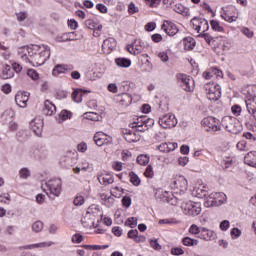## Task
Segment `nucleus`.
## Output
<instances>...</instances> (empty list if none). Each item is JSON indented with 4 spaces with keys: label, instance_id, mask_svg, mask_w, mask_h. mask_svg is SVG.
<instances>
[{
    "label": "nucleus",
    "instance_id": "423d86ee",
    "mask_svg": "<svg viewBox=\"0 0 256 256\" xmlns=\"http://www.w3.org/2000/svg\"><path fill=\"white\" fill-rule=\"evenodd\" d=\"M182 210L184 215H189L190 217H197L201 214V203L187 201L182 204Z\"/></svg>",
    "mask_w": 256,
    "mask_h": 256
},
{
    "label": "nucleus",
    "instance_id": "5fc2aeb1",
    "mask_svg": "<svg viewBox=\"0 0 256 256\" xmlns=\"http://www.w3.org/2000/svg\"><path fill=\"white\" fill-rule=\"evenodd\" d=\"M85 26L87 27V29H91L92 31H94L95 27H97V21L88 19L85 21Z\"/></svg>",
    "mask_w": 256,
    "mask_h": 256
},
{
    "label": "nucleus",
    "instance_id": "393cba45",
    "mask_svg": "<svg viewBox=\"0 0 256 256\" xmlns=\"http://www.w3.org/2000/svg\"><path fill=\"white\" fill-rule=\"evenodd\" d=\"M124 139L128 143H137L139 141V136L137 134L129 129L123 130Z\"/></svg>",
    "mask_w": 256,
    "mask_h": 256
},
{
    "label": "nucleus",
    "instance_id": "0eeeda50",
    "mask_svg": "<svg viewBox=\"0 0 256 256\" xmlns=\"http://www.w3.org/2000/svg\"><path fill=\"white\" fill-rule=\"evenodd\" d=\"M205 91L207 92V98L210 101H219L221 99V86L215 83H207L204 86Z\"/></svg>",
    "mask_w": 256,
    "mask_h": 256
},
{
    "label": "nucleus",
    "instance_id": "49530a36",
    "mask_svg": "<svg viewBox=\"0 0 256 256\" xmlns=\"http://www.w3.org/2000/svg\"><path fill=\"white\" fill-rule=\"evenodd\" d=\"M177 80L180 83V85H182V83H185L186 81H192L191 77L187 74H178Z\"/></svg>",
    "mask_w": 256,
    "mask_h": 256
},
{
    "label": "nucleus",
    "instance_id": "aec40b11",
    "mask_svg": "<svg viewBox=\"0 0 256 256\" xmlns=\"http://www.w3.org/2000/svg\"><path fill=\"white\" fill-rule=\"evenodd\" d=\"M245 103L248 113L254 117L256 115V96H251Z\"/></svg>",
    "mask_w": 256,
    "mask_h": 256
},
{
    "label": "nucleus",
    "instance_id": "864d4df0",
    "mask_svg": "<svg viewBox=\"0 0 256 256\" xmlns=\"http://www.w3.org/2000/svg\"><path fill=\"white\" fill-rule=\"evenodd\" d=\"M59 117L62 121H67V119H71V112L62 110L59 114Z\"/></svg>",
    "mask_w": 256,
    "mask_h": 256
},
{
    "label": "nucleus",
    "instance_id": "bb28decb",
    "mask_svg": "<svg viewBox=\"0 0 256 256\" xmlns=\"http://www.w3.org/2000/svg\"><path fill=\"white\" fill-rule=\"evenodd\" d=\"M174 186L180 191H187V178L179 176L177 180L174 181Z\"/></svg>",
    "mask_w": 256,
    "mask_h": 256
},
{
    "label": "nucleus",
    "instance_id": "13d9d810",
    "mask_svg": "<svg viewBox=\"0 0 256 256\" xmlns=\"http://www.w3.org/2000/svg\"><path fill=\"white\" fill-rule=\"evenodd\" d=\"M131 203H132L131 197L124 196L122 198V205L123 207H126V209H129V207H131Z\"/></svg>",
    "mask_w": 256,
    "mask_h": 256
},
{
    "label": "nucleus",
    "instance_id": "e433bc0d",
    "mask_svg": "<svg viewBox=\"0 0 256 256\" xmlns=\"http://www.w3.org/2000/svg\"><path fill=\"white\" fill-rule=\"evenodd\" d=\"M210 27L213 31H216L217 33H223V26H221V24L217 20H211Z\"/></svg>",
    "mask_w": 256,
    "mask_h": 256
},
{
    "label": "nucleus",
    "instance_id": "79ce46f5",
    "mask_svg": "<svg viewBox=\"0 0 256 256\" xmlns=\"http://www.w3.org/2000/svg\"><path fill=\"white\" fill-rule=\"evenodd\" d=\"M32 231L34 233H41L43 231V223L41 221H36L32 224Z\"/></svg>",
    "mask_w": 256,
    "mask_h": 256
},
{
    "label": "nucleus",
    "instance_id": "c03bdc74",
    "mask_svg": "<svg viewBox=\"0 0 256 256\" xmlns=\"http://www.w3.org/2000/svg\"><path fill=\"white\" fill-rule=\"evenodd\" d=\"M126 227H130L131 229H134V227H137V218L130 217L125 222Z\"/></svg>",
    "mask_w": 256,
    "mask_h": 256
},
{
    "label": "nucleus",
    "instance_id": "e2e57ef3",
    "mask_svg": "<svg viewBox=\"0 0 256 256\" xmlns=\"http://www.w3.org/2000/svg\"><path fill=\"white\" fill-rule=\"evenodd\" d=\"M112 233L115 235V237H121L123 235V229L119 226H114L112 228Z\"/></svg>",
    "mask_w": 256,
    "mask_h": 256
},
{
    "label": "nucleus",
    "instance_id": "0e129e2a",
    "mask_svg": "<svg viewBox=\"0 0 256 256\" xmlns=\"http://www.w3.org/2000/svg\"><path fill=\"white\" fill-rule=\"evenodd\" d=\"M97 113L94 112H87L85 113V119H88L89 121H97Z\"/></svg>",
    "mask_w": 256,
    "mask_h": 256
},
{
    "label": "nucleus",
    "instance_id": "09e8293b",
    "mask_svg": "<svg viewBox=\"0 0 256 256\" xmlns=\"http://www.w3.org/2000/svg\"><path fill=\"white\" fill-rule=\"evenodd\" d=\"M193 80L192 81H186L181 84V87H183L184 91L191 92L193 91Z\"/></svg>",
    "mask_w": 256,
    "mask_h": 256
},
{
    "label": "nucleus",
    "instance_id": "c756f323",
    "mask_svg": "<svg viewBox=\"0 0 256 256\" xmlns=\"http://www.w3.org/2000/svg\"><path fill=\"white\" fill-rule=\"evenodd\" d=\"M133 98L130 94L123 93L118 96V102L120 105H123L124 107H129V104L132 103Z\"/></svg>",
    "mask_w": 256,
    "mask_h": 256
},
{
    "label": "nucleus",
    "instance_id": "c85d7f7f",
    "mask_svg": "<svg viewBox=\"0 0 256 256\" xmlns=\"http://www.w3.org/2000/svg\"><path fill=\"white\" fill-rule=\"evenodd\" d=\"M98 181L101 185H111L115 181L113 175L106 173L98 176Z\"/></svg>",
    "mask_w": 256,
    "mask_h": 256
},
{
    "label": "nucleus",
    "instance_id": "4468645a",
    "mask_svg": "<svg viewBox=\"0 0 256 256\" xmlns=\"http://www.w3.org/2000/svg\"><path fill=\"white\" fill-rule=\"evenodd\" d=\"M43 118H41V116H38L36 118H34L31 122H30V126L33 130V132L35 133V135H37V137H41V135H43Z\"/></svg>",
    "mask_w": 256,
    "mask_h": 256
},
{
    "label": "nucleus",
    "instance_id": "774afa93",
    "mask_svg": "<svg viewBox=\"0 0 256 256\" xmlns=\"http://www.w3.org/2000/svg\"><path fill=\"white\" fill-rule=\"evenodd\" d=\"M17 21L23 22L27 19V12L16 13Z\"/></svg>",
    "mask_w": 256,
    "mask_h": 256
},
{
    "label": "nucleus",
    "instance_id": "1a4fd4ad",
    "mask_svg": "<svg viewBox=\"0 0 256 256\" xmlns=\"http://www.w3.org/2000/svg\"><path fill=\"white\" fill-rule=\"evenodd\" d=\"M158 123L163 129H172L177 126V118L174 114H165L159 118Z\"/></svg>",
    "mask_w": 256,
    "mask_h": 256
},
{
    "label": "nucleus",
    "instance_id": "ea45409f",
    "mask_svg": "<svg viewBox=\"0 0 256 256\" xmlns=\"http://www.w3.org/2000/svg\"><path fill=\"white\" fill-rule=\"evenodd\" d=\"M201 229H203V227L192 224L189 228V233H191V235H194L195 237H199V235H201Z\"/></svg>",
    "mask_w": 256,
    "mask_h": 256
},
{
    "label": "nucleus",
    "instance_id": "f3484780",
    "mask_svg": "<svg viewBox=\"0 0 256 256\" xmlns=\"http://www.w3.org/2000/svg\"><path fill=\"white\" fill-rule=\"evenodd\" d=\"M116 47H117V41L115 40V38H111V37L105 39L102 44V49L104 53H106L107 55H109V53H111Z\"/></svg>",
    "mask_w": 256,
    "mask_h": 256
},
{
    "label": "nucleus",
    "instance_id": "4d7b16f0",
    "mask_svg": "<svg viewBox=\"0 0 256 256\" xmlns=\"http://www.w3.org/2000/svg\"><path fill=\"white\" fill-rule=\"evenodd\" d=\"M171 254L176 256L185 255V251L181 247H173L171 249Z\"/></svg>",
    "mask_w": 256,
    "mask_h": 256
},
{
    "label": "nucleus",
    "instance_id": "2f4dec72",
    "mask_svg": "<svg viewBox=\"0 0 256 256\" xmlns=\"http://www.w3.org/2000/svg\"><path fill=\"white\" fill-rule=\"evenodd\" d=\"M213 75L217 77H223V72L217 68H212L209 72H204L203 77L206 79H212Z\"/></svg>",
    "mask_w": 256,
    "mask_h": 256
},
{
    "label": "nucleus",
    "instance_id": "72a5a7b5",
    "mask_svg": "<svg viewBox=\"0 0 256 256\" xmlns=\"http://www.w3.org/2000/svg\"><path fill=\"white\" fill-rule=\"evenodd\" d=\"M182 244L185 245V247H197V245H199V240L191 237H184L182 239Z\"/></svg>",
    "mask_w": 256,
    "mask_h": 256
},
{
    "label": "nucleus",
    "instance_id": "dca6fc26",
    "mask_svg": "<svg viewBox=\"0 0 256 256\" xmlns=\"http://www.w3.org/2000/svg\"><path fill=\"white\" fill-rule=\"evenodd\" d=\"M67 71H73V65L70 64H57L52 70V75L54 77H59V75L63 73H67Z\"/></svg>",
    "mask_w": 256,
    "mask_h": 256
},
{
    "label": "nucleus",
    "instance_id": "5701e85b",
    "mask_svg": "<svg viewBox=\"0 0 256 256\" xmlns=\"http://www.w3.org/2000/svg\"><path fill=\"white\" fill-rule=\"evenodd\" d=\"M53 245V242H40L36 244H29V245H24L20 247V249H25V250H31V249H45L47 247H51Z\"/></svg>",
    "mask_w": 256,
    "mask_h": 256
},
{
    "label": "nucleus",
    "instance_id": "a878e982",
    "mask_svg": "<svg viewBox=\"0 0 256 256\" xmlns=\"http://www.w3.org/2000/svg\"><path fill=\"white\" fill-rule=\"evenodd\" d=\"M244 163L250 167L256 168V151L248 152L247 155L244 156Z\"/></svg>",
    "mask_w": 256,
    "mask_h": 256
},
{
    "label": "nucleus",
    "instance_id": "bf43d9fd",
    "mask_svg": "<svg viewBox=\"0 0 256 256\" xmlns=\"http://www.w3.org/2000/svg\"><path fill=\"white\" fill-rule=\"evenodd\" d=\"M73 203L76 207H81V205H83V203H85V198H83V196H76L74 198Z\"/></svg>",
    "mask_w": 256,
    "mask_h": 256
},
{
    "label": "nucleus",
    "instance_id": "a19ab883",
    "mask_svg": "<svg viewBox=\"0 0 256 256\" xmlns=\"http://www.w3.org/2000/svg\"><path fill=\"white\" fill-rule=\"evenodd\" d=\"M20 179H29L31 177V170L29 168H22L18 173Z\"/></svg>",
    "mask_w": 256,
    "mask_h": 256
},
{
    "label": "nucleus",
    "instance_id": "680f3d73",
    "mask_svg": "<svg viewBox=\"0 0 256 256\" xmlns=\"http://www.w3.org/2000/svg\"><path fill=\"white\" fill-rule=\"evenodd\" d=\"M11 201V195H9V193H4L2 195H0V202L1 203H6L8 205V203Z\"/></svg>",
    "mask_w": 256,
    "mask_h": 256
},
{
    "label": "nucleus",
    "instance_id": "412c9836",
    "mask_svg": "<svg viewBox=\"0 0 256 256\" xmlns=\"http://www.w3.org/2000/svg\"><path fill=\"white\" fill-rule=\"evenodd\" d=\"M56 112H57V107L55 106V104H53L51 100H45L44 108H43L44 115L51 116V115H55Z\"/></svg>",
    "mask_w": 256,
    "mask_h": 256
},
{
    "label": "nucleus",
    "instance_id": "6ab92c4d",
    "mask_svg": "<svg viewBox=\"0 0 256 256\" xmlns=\"http://www.w3.org/2000/svg\"><path fill=\"white\" fill-rule=\"evenodd\" d=\"M179 147L177 142H164L158 146V149L161 153H170V151H175Z\"/></svg>",
    "mask_w": 256,
    "mask_h": 256
},
{
    "label": "nucleus",
    "instance_id": "b1692460",
    "mask_svg": "<svg viewBox=\"0 0 256 256\" xmlns=\"http://www.w3.org/2000/svg\"><path fill=\"white\" fill-rule=\"evenodd\" d=\"M193 195H195V197H198V199H205V197H207V186L199 185L194 187Z\"/></svg>",
    "mask_w": 256,
    "mask_h": 256
},
{
    "label": "nucleus",
    "instance_id": "9d476101",
    "mask_svg": "<svg viewBox=\"0 0 256 256\" xmlns=\"http://www.w3.org/2000/svg\"><path fill=\"white\" fill-rule=\"evenodd\" d=\"M193 29L197 31V33H205L206 31H209V22L205 18H199V17H194L191 20Z\"/></svg>",
    "mask_w": 256,
    "mask_h": 256
},
{
    "label": "nucleus",
    "instance_id": "f257e3e1",
    "mask_svg": "<svg viewBox=\"0 0 256 256\" xmlns=\"http://www.w3.org/2000/svg\"><path fill=\"white\" fill-rule=\"evenodd\" d=\"M19 53H22L21 59L32 67H41L51 57V48L45 44H34L21 48Z\"/></svg>",
    "mask_w": 256,
    "mask_h": 256
},
{
    "label": "nucleus",
    "instance_id": "c9c22d12",
    "mask_svg": "<svg viewBox=\"0 0 256 256\" xmlns=\"http://www.w3.org/2000/svg\"><path fill=\"white\" fill-rule=\"evenodd\" d=\"M136 161L138 165L146 166L149 165V156L147 154H140L137 158Z\"/></svg>",
    "mask_w": 256,
    "mask_h": 256
},
{
    "label": "nucleus",
    "instance_id": "052dcab7",
    "mask_svg": "<svg viewBox=\"0 0 256 256\" xmlns=\"http://www.w3.org/2000/svg\"><path fill=\"white\" fill-rule=\"evenodd\" d=\"M230 234L232 239H239V237H241V230H239V228H233Z\"/></svg>",
    "mask_w": 256,
    "mask_h": 256
},
{
    "label": "nucleus",
    "instance_id": "37998d69",
    "mask_svg": "<svg viewBox=\"0 0 256 256\" xmlns=\"http://www.w3.org/2000/svg\"><path fill=\"white\" fill-rule=\"evenodd\" d=\"M175 13H179L180 15H183L185 13V6L183 4H173L172 8Z\"/></svg>",
    "mask_w": 256,
    "mask_h": 256
},
{
    "label": "nucleus",
    "instance_id": "f704fd0d",
    "mask_svg": "<svg viewBox=\"0 0 256 256\" xmlns=\"http://www.w3.org/2000/svg\"><path fill=\"white\" fill-rule=\"evenodd\" d=\"M1 121H2L3 125H7V123H9L10 121H13V112L5 111L1 115Z\"/></svg>",
    "mask_w": 256,
    "mask_h": 256
},
{
    "label": "nucleus",
    "instance_id": "6e6d98bb",
    "mask_svg": "<svg viewBox=\"0 0 256 256\" xmlns=\"http://www.w3.org/2000/svg\"><path fill=\"white\" fill-rule=\"evenodd\" d=\"M134 45V51L136 52V55H139V53H143V46L141 45V41H135L133 43Z\"/></svg>",
    "mask_w": 256,
    "mask_h": 256
},
{
    "label": "nucleus",
    "instance_id": "6e6552de",
    "mask_svg": "<svg viewBox=\"0 0 256 256\" xmlns=\"http://www.w3.org/2000/svg\"><path fill=\"white\" fill-rule=\"evenodd\" d=\"M202 127H204L205 131L213 133H217V131H221V125H219V120L215 117H206L201 121Z\"/></svg>",
    "mask_w": 256,
    "mask_h": 256
},
{
    "label": "nucleus",
    "instance_id": "7c9ffc66",
    "mask_svg": "<svg viewBox=\"0 0 256 256\" xmlns=\"http://www.w3.org/2000/svg\"><path fill=\"white\" fill-rule=\"evenodd\" d=\"M197 42L193 39V37H186L183 39L184 49L185 51H193L195 49V45Z\"/></svg>",
    "mask_w": 256,
    "mask_h": 256
},
{
    "label": "nucleus",
    "instance_id": "69168bd1",
    "mask_svg": "<svg viewBox=\"0 0 256 256\" xmlns=\"http://www.w3.org/2000/svg\"><path fill=\"white\" fill-rule=\"evenodd\" d=\"M231 111L233 113V115H236V117H239V115H241V106L239 105H233L231 108Z\"/></svg>",
    "mask_w": 256,
    "mask_h": 256
},
{
    "label": "nucleus",
    "instance_id": "f03ea898",
    "mask_svg": "<svg viewBox=\"0 0 256 256\" xmlns=\"http://www.w3.org/2000/svg\"><path fill=\"white\" fill-rule=\"evenodd\" d=\"M155 125V120L153 118H149L147 115L136 116L133 118V122L129 124L131 129H136L140 133H145V131H149L151 127Z\"/></svg>",
    "mask_w": 256,
    "mask_h": 256
},
{
    "label": "nucleus",
    "instance_id": "20e7f679",
    "mask_svg": "<svg viewBox=\"0 0 256 256\" xmlns=\"http://www.w3.org/2000/svg\"><path fill=\"white\" fill-rule=\"evenodd\" d=\"M227 201V195L223 192H212L206 197L204 207H218Z\"/></svg>",
    "mask_w": 256,
    "mask_h": 256
},
{
    "label": "nucleus",
    "instance_id": "ddd939ff",
    "mask_svg": "<svg viewBox=\"0 0 256 256\" xmlns=\"http://www.w3.org/2000/svg\"><path fill=\"white\" fill-rule=\"evenodd\" d=\"M235 11H237V9H235V7L233 6L229 7L227 10H224L221 13L222 19H224V21H227V23H234V21H237V19H239V15H237Z\"/></svg>",
    "mask_w": 256,
    "mask_h": 256
},
{
    "label": "nucleus",
    "instance_id": "4be33fe9",
    "mask_svg": "<svg viewBox=\"0 0 256 256\" xmlns=\"http://www.w3.org/2000/svg\"><path fill=\"white\" fill-rule=\"evenodd\" d=\"M85 93H91V91L83 90L81 88L74 89V91L72 93L73 101L75 103H81V101H83V95H85Z\"/></svg>",
    "mask_w": 256,
    "mask_h": 256
},
{
    "label": "nucleus",
    "instance_id": "f8f14e48",
    "mask_svg": "<svg viewBox=\"0 0 256 256\" xmlns=\"http://www.w3.org/2000/svg\"><path fill=\"white\" fill-rule=\"evenodd\" d=\"M163 32L166 33L169 37H175L179 33V28L175 23L169 20H165L161 26Z\"/></svg>",
    "mask_w": 256,
    "mask_h": 256
},
{
    "label": "nucleus",
    "instance_id": "a211bd4d",
    "mask_svg": "<svg viewBox=\"0 0 256 256\" xmlns=\"http://www.w3.org/2000/svg\"><path fill=\"white\" fill-rule=\"evenodd\" d=\"M198 237L199 239H203V241H213V239H215V232L213 230L202 227Z\"/></svg>",
    "mask_w": 256,
    "mask_h": 256
},
{
    "label": "nucleus",
    "instance_id": "a18cd8bd",
    "mask_svg": "<svg viewBox=\"0 0 256 256\" xmlns=\"http://www.w3.org/2000/svg\"><path fill=\"white\" fill-rule=\"evenodd\" d=\"M144 175L148 179H153V177H155V172L153 171V166H151V165L147 166V168L144 172Z\"/></svg>",
    "mask_w": 256,
    "mask_h": 256
},
{
    "label": "nucleus",
    "instance_id": "338daca9",
    "mask_svg": "<svg viewBox=\"0 0 256 256\" xmlns=\"http://www.w3.org/2000/svg\"><path fill=\"white\" fill-rule=\"evenodd\" d=\"M83 241V235H81V234H74L73 236H72V243H77V244H79V243H81Z\"/></svg>",
    "mask_w": 256,
    "mask_h": 256
},
{
    "label": "nucleus",
    "instance_id": "7ed1b4c3",
    "mask_svg": "<svg viewBox=\"0 0 256 256\" xmlns=\"http://www.w3.org/2000/svg\"><path fill=\"white\" fill-rule=\"evenodd\" d=\"M221 124L228 133H232L233 135H239V133L243 131V125H241V122L235 117L225 116L222 118Z\"/></svg>",
    "mask_w": 256,
    "mask_h": 256
},
{
    "label": "nucleus",
    "instance_id": "9b49d317",
    "mask_svg": "<svg viewBox=\"0 0 256 256\" xmlns=\"http://www.w3.org/2000/svg\"><path fill=\"white\" fill-rule=\"evenodd\" d=\"M93 139L98 147H103V145H111V143H113V137L101 131L96 132Z\"/></svg>",
    "mask_w": 256,
    "mask_h": 256
},
{
    "label": "nucleus",
    "instance_id": "603ef678",
    "mask_svg": "<svg viewBox=\"0 0 256 256\" xmlns=\"http://www.w3.org/2000/svg\"><path fill=\"white\" fill-rule=\"evenodd\" d=\"M146 5L152 9L161 5V0H145Z\"/></svg>",
    "mask_w": 256,
    "mask_h": 256
},
{
    "label": "nucleus",
    "instance_id": "8fccbe9b",
    "mask_svg": "<svg viewBox=\"0 0 256 256\" xmlns=\"http://www.w3.org/2000/svg\"><path fill=\"white\" fill-rule=\"evenodd\" d=\"M100 198L102 201H104L105 205H107V203H114L115 199L105 193L100 194Z\"/></svg>",
    "mask_w": 256,
    "mask_h": 256
},
{
    "label": "nucleus",
    "instance_id": "4c0bfd02",
    "mask_svg": "<svg viewBox=\"0 0 256 256\" xmlns=\"http://www.w3.org/2000/svg\"><path fill=\"white\" fill-rule=\"evenodd\" d=\"M129 177L130 183H132V185H134L135 187H139V185H141V179L137 174H135V172H130Z\"/></svg>",
    "mask_w": 256,
    "mask_h": 256
},
{
    "label": "nucleus",
    "instance_id": "2eb2a0df",
    "mask_svg": "<svg viewBox=\"0 0 256 256\" xmlns=\"http://www.w3.org/2000/svg\"><path fill=\"white\" fill-rule=\"evenodd\" d=\"M27 101H29V92H17L15 102L18 107L25 109L27 107Z\"/></svg>",
    "mask_w": 256,
    "mask_h": 256
},
{
    "label": "nucleus",
    "instance_id": "de8ad7c7",
    "mask_svg": "<svg viewBox=\"0 0 256 256\" xmlns=\"http://www.w3.org/2000/svg\"><path fill=\"white\" fill-rule=\"evenodd\" d=\"M128 13L130 15H135V13H139V7H137L135 3L130 2V4L128 5Z\"/></svg>",
    "mask_w": 256,
    "mask_h": 256
},
{
    "label": "nucleus",
    "instance_id": "39448f33",
    "mask_svg": "<svg viewBox=\"0 0 256 256\" xmlns=\"http://www.w3.org/2000/svg\"><path fill=\"white\" fill-rule=\"evenodd\" d=\"M63 182L61 179L56 178L46 182V194L49 197H59L61 195V188Z\"/></svg>",
    "mask_w": 256,
    "mask_h": 256
},
{
    "label": "nucleus",
    "instance_id": "473e14b6",
    "mask_svg": "<svg viewBox=\"0 0 256 256\" xmlns=\"http://www.w3.org/2000/svg\"><path fill=\"white\" fill-rule=\"evenodd\" d=\"M115 63L118 67H122L124 69L131 67V59L128 58H116Z\"/></svg>",
    "mask_w": 256,
    "mask_h": 256
},
{
    "label": "nucleus",
    "instance_id": "3c124183",
    "mask_svg": "<svg viewBox=\"0 0 256 256\" xmlns=\"http://www.w3.org/2000/svg\"><path fill=\"white\" fill-rule=\"evenodd\" d=\"M28 77L33 81H37L39 79V73L35 71V69H29L27 72Z\"/></svg>",
    "mask_w": 256,
    "mask_h": 256
},
{
    "label": "nucleus",
    "instance_id": "58836bf2",
    "mask_svg": "<svg viewBox=\"0 0 256 256\" xmlns=\"http://www.w3.org/2000/svg\"><path fill=\"white\" fill-rule=\"evenodd\" d=\"M198 37H202L210 46L215 45V38H213L209 33H200Z\"/></svg>",
    "mask_w": 256,
    "mask_h": 256
},
{
    "label": "nucleus",
    "instance_id": "cd10ccee",
    "mask_svg": "<svg viewBox=\"0 0 256 256\" xmlns=\"http://www.w3.org/2000/svg\"><path fill=\"white\" fill-rule=\"evenodd\" d=\"M0 77L1 79H13V77H15V72L13 71V68H11L10 65L6 64L4 65Z\"/></svg>",
    "mask_w": 256,
    "mask_h": 256
}]
</instances>
